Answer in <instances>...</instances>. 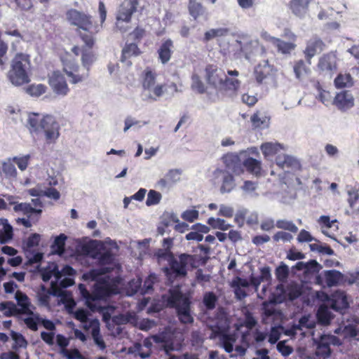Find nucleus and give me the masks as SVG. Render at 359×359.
Instances as JSON below:
<instances>
[{"label":"nucleus","mask_w":359,"mask_h":359,"mask_svg":"<svg viewBox=\"0 0 359 359\" xmlns=\"http://www.w3.org/2000/svg\"><path fill=\"white\" fill-rule=\"evenodd\" d=\"M112 270L111 267L102 266L100 269H90L82 275V279L85 281H95L92 292L88 290L84 284L79 285L81 297L85 299L86 305L93 311L98 309L96 304L97 302L106 300L107 298L120 293V285L123 282V278L120 276L111 277L107 275L99 277L101 275L110 273Z\"/></svg>","instance_id":"f257e3e1"},{"label":"nucleus","mask_w":359,"mask_h":359,"mask_svg":"<svg viewBox=\"0 0 359 359\" xmlns=\"http://www.w3.org/2000/svg\"><path fill=\"white\" fill-rule=\"evenodd\" d=\"M99 14L100 25L93 22L90 15L79 12L75 9H71L67 13V19L71 25L89 32V34H81V37L86 47L90 49L93 48L95 43L93 34H95L100 32L102 24L106 20L107 10L102 1H100L99 3Z\"/></svg>","instance_id":"f03ea898"},{"label":"nucleus","mask_w":359,"mask_h":359,"mask_svg":"<svg viewBox=\"0 0 359 359\" xmlns=\"http://www.w3.org/2000/svg\"><path fill=\"white\" fill-rule=\"evenodd\" d=\"M205 79L208 84L219 93L231 97L236 94L241 85L239 80L228 78L222 69L214 65L206 66Z\"/></svg>","instance_id":"7ed1b4c3"},{"label":"nucleus","mask_w":359,"mask_h":359,"mask_svg":"<svg viewBox=\"0 0 359 359\" xmlns=\"http://www.w3.org/2000/svg\"><path fill=\"white\" fill-rule=\"evenodd\" d=\"M27 126L31 133L42 130L48 142H54L59 137V123L51 115L41 116L37 113L28 115Z\"/></svg>","instance_id":"20e7f679"},{"label":"nucleus","mask_w":359,"mask_h":359,"mask_svg":"<svg viewBox=\"0 0 359 359\" xmlns=\"http://www.w3.org/2000/svg\"><path fill=\"white\" fill-rule=\"evenodd\" d=\"M166 302L170 308L176 309L177 317L183 324L192 323L194 318L191 314V296L189 293H182L180 286L168 290Z\"/></svg>","instance_id":"39448f33"},{"label":"nucleus","mask_w":359,"mask_h":359,"mask_svg":"<svg viewBox=\"0 0 359 359\" xmlns=\"http://www.w3.org/2000/svg\"><path fill=\"white\" fill-rule=\"evenodd\" d=\"M30 60L27 55L18 53L13 58L7 77L12 85L21 86L30 81Z\"/></svg>","instance_id":"423d86ee"},{"label":"nucleus","mask_w":359,"mask_h":359,"mask_svg":"<svg viewBox=\"0 0 359 359\" xmlns=\"http://www.w3.org/2000/svg\"><path fill=\"white\" fill-rule=\"evenodd\" d=\"M95 56L91 50H83L81 62L86 69V71L83 73L79 72V66L74 61L68 60L64 62L63 69L69 78L70 83L76 84L86 80L89 76L90 67L95 61Z\"/></svg>","instance_id":"0eeeda50"},{"label":"nucleus","mask_w":359,"mask_h":359,"mask_svg":"<svg viewBox=\"0 0 359 359\" xmlns=\"http://www.w3.org/2000/svg\"><path fill=\"white\" fill-rule=\"evenodd\" d=\"M138 0H123L119 6L116 16V27L124 33L130 28L129 23L133 14L136 11Z\"/></svg>","instance_id":"6e6552de"},{"label":"nucleus","mask_w":359,"mask_h":359,"mask_svg":"<svg viewBox=\"0 0 359 359\" xmlns=\"http://www.w3.org/2000/svg\"><path fill=\"white\" fill-rule=\"evenodd\" d=\"M189 255L182 254L179 257V259L171 258L168 268L165 269V274L168 276L172 275L175 278L185 277L187 274V266L188 264Z\"/></svg>","instance_id":"1a4fd4ad"},{"label":"nucleus","mask_w":359,"mask_h":359,"mask_svg":"<svg viewBox=\"0 0 359 359\" xmlns=\"http://www.w3.org/2000/svg\"><path fill=\"white\" fill-rule=\"evenodd\" d=\"M326 300L330 308L341 314L345 313L349 307L347 295L344 291L336 290L330 296H326Z\"/></svg>","instance_id":"9d476101"},{"label":"nucleus","mask_w":359,"mask_h":359,"mask_svg":"<svg viewBox=\"0 0 359 359\" xmlns=\"http://www.w3.org/2000/svg\"><path fill=\"white\" fill-rule=\"evenodd\" d=\"M213 179L215 184H221L219 190L222 194L231 192L236 186L233 177L224 170L216 169L213 172Z\"/></svg>","instance_id":"9b49d317"},{"label":"nucleus","mask_w":359,"mask_h":359,"mask_svg":"<svg viewBox=\"0 0 359 359\" xmlns=\"http://www.w3.org/2000/svg\"><path fill=\"white\" fill-rule=\"evenodd\" d=\"M48 83L53 91L57 95L66 96L69 91L64 75L59 71L53 72L49 76Z\"/></svg>","instance_id":"f8f14e48"},{"label":"nucleus","mask_w":359,"mask_h":359,"mask_svg":"<svg viewBox=\"0 0 359 359\" xmlns=\"http://www.w3.org/2000/svg\"><path fill=\"white\" fill-rule=\"evenodd\" d=\"M318 68L325 76L331 77L337 69V58L334 53H330L319 58Z\"/></svg>","instance_id":"ddd939ff"},{"label":"nucleus","mask_w":359,"mask_h":359,"mask_svg":"<svg viewBox=\"0 0 359 359\" xmlns=\"http://www.w3.org/2000/svg\"><path fill=\"white\" fill-rule=\"evenodd\" d=\"M76 250L80 249L83 255L97 259L98 262L101 265H106L112 263L113 257L112 255L107 252L102 253L100 250H104L105 248H76Z\"/></svg>","instance_id":"4468645a"},{"label":"nucleus","mask_w":359,"mask_h":359,"mask_svg":"<svg viewBox=\"0 0 359 359\" xmlns=\"http://www.w3.org/2000/svg\"><path fill=\"white\" fill-rule=\"evenodd\" d=\"M312 0H291L289 8L292 13L299 19L306 18L309 13V8Z\"/></svg>","instance_id":"2eb2a0df"},{"label":"nucleus","mask_w":359,"mask_h":359,"mask_svg":"<svg viewBox=\"0 0 359 359\" xmlns=\"http://www.w3.org/2000/svg\"><path fill=\"white\" fill-rule=\"evenodd\" d=\"M334 103L340 110L346 111L353 107L354 98L348 91H342L336 95Z\"/></svg>","instance_id":"dca6fc26"},{"label":"nucleus","mask_w":359,"mask_h":359,"mask_svg":"<svg viewBox=\"0 0 359 359\" xmlns=\"http://www.w3.org/2000/svg\"><path fill=\"white\" fill-rule=\"evenodd\" d=\"M79 247H118V243L110 238L103 241L93 240L89 237H83L79 240Z\"/></svg>","instance_id":"f3484780"},{"label":"nucleus","mask_w":359,"mask_h":359,"mask_svg":"<svg viewBox=\"0 0 359 359\" xmlns=\"http://www.w3.org/2000/svg\"><path fill=\"white\" fill-rule=\"evenodd\" d=\"M276 165L286 172L290 169H297L299 167V161L294 157L286 154H278L276 158Z\"/></svg>","instance_id":"a211bd4d"},{"label":"nucleus","mask_w":359,"mask_h":359,"mask_svg":"<svg viewBox=\"0 0 359 359\" xmlns=\"http://www.w3.org/2000/svg\"><path fill=\"white\" fill-rule=\"evenodd\" d=\"M323 41L318 38H312L308 41L304 54L309 65L311 64V59L323 50Z\"/></svg>","instance_id":"6ab92c4d"},{"label":"nucleus","mask_w":359,"mask_h":359,"mask_svg":"<svg viewBox=\"0 0 359 359\" xmlns=\"http://www.w3.org/2000/svg\"><path fill=\"white\" fill-rule=\"evenodd\" d=\"M13 236V226L8 223L7 219L0 218V243H9Z\"/></svg>","instance_id":"aec40b11"},{"label":"nucleus","mask_w":359,"mask_h":359,"mask_svg":"<svg viewBox=\"0 0 359 359\" xmlns=\"http://www.w3.org/2000/svg\"><path fill=\"white\" fill-rule=\"evenodd\" d=\"M260 149L266 158L278 154L281 150H285V147L277 142H267L262 144Z\"/></svg>","instance_id":"412c9836"},{"label":"nucleus","mask_w":359,"mask_h":359,"mask_svg":"<svg viewBox=\"0 0 359 359\" xmlns=\"http://www.w3.org/2000/svg\"><path fill=\"white\" fill-rule=\"evenodd\" d=\"M222 161L226 167L236 174H239L241 169L240 158L236 154L230 153L222 157Z\"/></svg>","instance_id":"4be33fe9"},{"label":"nucleus","mask_w":359,"mask_h":359,"mask_svg":"<svg viewBox=\"0 0 359 359\" xmlns=\"http://www.w3.org/2000/svg\"><path fill=\"white\" fill-rule=\"evenodd\" d=\"M15 298L18 302V308L22 314H32V311L29 309L30 301L27 295L20 290H17L15 294Z\"/></svg>","instance_id":"5701e85b"},{"label":"nucleus","mask_w":359,"mask_h":359,"mask_svg":"<svg viewBox=\"0 0 359 359\" xmlns=\"http://www.w3.org/2000/svg\"><path fill=\"white\" fill-rule=\"evenodd\" d=\"M140 54V50L135 43H131L126 44L122 50V55L121 61L126 62L127 65H131V62L128 60L132 57L137 56Z\"/></svg>","instance_id":"b1692460"},{"label":"nucleus","mask_w":359,"mask_h":359,"mask_svg":"<svg viewBox=\"0 0 359 359\" xmlns=\"http://www.w3.org/2000/svg\"><path fill=\"white\" fill-rule=\"evenodd\" d=\"M272 71V67L269 65L268 60H263L255 69V78L257 82L261 83Z\"/></svg>","instance_id":"393cba45"},{"label":"nucleus","mask_w":359,"mask_h":359,"mask_svg":"<svg viewBox=\"0 0 359 359\" xmlns=\"http://www.w3.org/2000/svg\"><path fill=\"white\" fill-rule=\"evenodd\" d=\"M173 43L170 39L166 40L158 49L159 59L163 64L167 63L171 57L172 52Z\"/></svg>","instance_id":"a878e982"},{"label":"nucleus","mask_w":359,"mask_h":359,"mask_svg":"<svg viewBox=\"0 0 359 359\" xmlns=\"http://www.w3.org/2000/svg\"><path fill=\"white\" fill-rule=\"evenodd\" d=\"M316 317L320 324L327 325L333 318V315L327 306L321 305L317 311Z\"/></svg>","instance_id":"bb28decb"},{"label":"nucleus","mask_w":359,"mask_h":359,"mask_svg":"<svg viewBox=\"0 0 359 359\" xmlns=\"http://www.w3.org/2000/svg\"><path fill=\"white\" fill-rule=\"evenodd\" d=\"M267 39L275 44L278 51L283 54H290L296 47L294 43L285 42L273 36H269Z\"/></svg>","instance_id":"cd10ccee"},{"label":"nucleus","mask_w":359,"mask_h":359,"mask_svg":"<svg viewBox=\"0 0 359 359\" xmlns=\"http://www.w3.org/2000/svg\"><path fill=\"white\" fill-rule=\"evenodd\" d=\"M156 74L151 69H147L142 74V86L144 93L150 91L151 88L156 84Z\"/></svg>","instance_id":"c85d7f7f"},{"label":"nucleus","mask_w":359,"mask_h":359,"mask_svg":"<svg viewBox=\"0 0 359 359\" xmlns=\"http://www.w3.org/2000/svg\"><path fill=\"white\" fill-rule=\"evenodd\" d=\"M2 172L5 177L8 179H15L17 177L18 172L12 158H9L2 161Z\"/></svg>","instance_id":"c756f323"},{"label":"nucleus","mask_w":359,"mask_h":359,"mask_svg":"<svg viewBox=\"0 0 359 359\" xmlns=\"http://www.w3.org/2000/svg\"><path fill=\"white\" fill-rule=\"evenodd\" d=\"M243 165L251 174L257 177L261 175L262 167L260 161L249 157L244 161Z\"/></svg>","instance_id":"7c9ffc66"},{"label":"nucleus","mask_w":359,"mask_h":359,"mask_svg":"<svg viewBox=\"0 0 359 359\" xmlns=\"http://www.w3.org/2000/svg\"><path fill=\"white\" fill-rule=\"evenodd\" d=\"M353 85V79L348 73H340L334 79L337 88H349Z\"/></svg>","instance_id":"2f4dec72"},{"label":"nucleus","mask_w":359,"mask_h":359,"mask_svg":"<svg viewBox=\"0 0 359 359\" xmlns=\"http://www.w3.org/2000/svg\"><path fill=\"white\" fill-rule=\"evenodd\" d=\"M252 126L256 128H265L269 126V119L262 113L257 111L250 117Z\"/></svg>","instance_id":"473e14b6"},{"label":"nucleus","mask_w":359,"mask_h":359,"mask_svg":"<svg viewBox=\"0 0 359 359\" xmlns=\"http://www.w3.org/2000/svg\"><path fill=\"white\" fill-rule=\"evenodd\" d=\"M25 257L27 259V264L32 265L34 264H39L41 262L43 257L42 252H36L35 248H22Z\"/></svg>","instance_id":"72a5a7b5"},{"label":"nucleus","mask_w":359,"mask_h":359,"mask_svg":"<svg viewBox=\"0 0 359 359\" xmlns=\"http://www.w3.org/2000/svg\"><path fill=\"white\" fill-rule=\"evenodd\" d=\"M342 273L338 271L330 270L325 272V279L328 286L338 285L342 280Z\"/></svg>","instance_id":"f704fd0d"},{"label":"nucleus","mask_w":359,"mask_h":359,"mask_svg":"<svg viewBox=\"0 0 359 359\" xmlns=\"http://www.w3.org/2000/svg\"><path fill=\"white\" fill-rule=\"evenodd\" d=\"M331 349L327 339L322 337L318 342L316 351V355L323 358H328L330 355Z\"/></svg>","instance_id":"c9c22d12"},{"label":"nucleus","mask_w":359,"mask_h":359,"mask_svg":"<svg viewBox=\"0 0 359 359\" xmlns=\"http://www.w3.org/2000/svg\"><path fill=\"white\" fill-rule=\"evenodd\" d=\"M0 309L4 311V314L6 317L22 314L16 305L11 301L0 303Z\"/></svg>","instance_id":"e433bc0d"},{"label":"nucleus","mask_w":359,"mask_h":359,"mask_svg":"<svg viewBox=\"0 0 359 359\" xmlns=\"http://www.w3.org/2000/svg\"><path fill=\"white\" fill-rule=\"evenodd\" d=\"M165 86L163 85H154L150 91H146L144 95L146 99L151 101H156L160 97L165 93Z\"/></svg>","instance_id":"4c0bfd02"},{"label":"nucleus","mask_w":359,"mask_h":359,"mask_svg":"<svg viewBox=\"0 0 359 359\" xmlns=\"http://www.w3.org/2000/svg\"><path fill=\"white\" fill-rule=\"evenodd\" d=\"M293 69L295 76L298 79H302L310 72L309 66H307L302 60H297L294 62Z\"/></svg>","instance_id":"58836bf2"},{"label":"nucleus","mask_w":359,"mask_h":359,"mask_svg":"<svg viewBox=\"0 0 359 359\" xmlns=\"http://www.w3.org/2000/svg\"><path fill=\"white\" fill-rule=\"evenodd\" d=\"M229 29L225 27L210 29L205 33L204 39L208 41L215 38L225 36L229 34Z\"/></svg>","instance_id":"ea45409f"},{"label":"nucleus","mask_w":359,"mask_h":359,"mask_svg":"<svg viewBox=\"0 0 359 359\" xmlns=\"http://www.w3.org/2000/svg\"><path fill=\"white\" fill-rule=\"evenodd\" d=\"M46 91V86L43 84H32L25 88V92L31 96L39 97Z\"/></svg>","instance_id":"a19ab883"},{"label":"nucleus","mask_w":359,"mask_h":359,"mask_svg":"<svg viewBox=\"0 0 359 359\" xmlns=\"http://www.w3.org/2000/svg\"><path fill=\"white\" fill-rule=\"evenodd\" d=\"M11 336L15 341V344L12 346L13 350H18L19 348H25L27 346V341L20 333L11 330Z\"/></svg>","instance_id":"79ce46f5"},{"label":"nucleus","mask_w":359,"mask_h":359,"mask_svg":"<svg viewBox=\"0 0 359 359\" xmlns=\"http://www.w3.org/2000/svg\"><path fill=\"white\" fill-rule=\"evenodd\" d=\"M142 287V279L137 278L130 280L127 286V294L130 296L134 295L135 294L140 292L141 294Z\"/></svg>","instance_id":"37998d69"},{"label":"nucleus","mask_w":359,"mask_h":359,"mask_svg":"<svg viewBox=\"0 0 359 359\" xmlns=\"http://www.w3.org/2000/svg\"><path fill=\"white\" fill-rule=\"evenodd\" d=\"M158 277L154 273H151L148 276V277L144 280V285L142 287V290L141 292V294H145L147 293H150L153 291V285L157 281Z\"/></svg>","instance_id":"c03bdc74"},{"label":"nucleus","mask_w":359,"mask_h":359,"mask_svg":"<svg viewBox=\"0 0 359 359\" xmlns=\"http://www.w3.org/2000/svg\"><path fill=\"white\" fill-rule=\"evenodd\" d=\"M208 224L213 229H217L222 231H226L231 226L224 219L215 217H210L208 220Z\"/></svg>","instance_id":"a18cd8bd"},{"label":"nucleus","mask_w":359,"mask_h":359,"mask_svg":"<svg viewBox=\"0 0 359 359\" xmlns=\"http://www.w3.org/2000/svg\"><path fill=\"white\" fill-rule=\"evenodd\" d=\"M217 297L212 292H208L204 294L203 302L208 310H212L215 308Z\"/></svg>","instance_id":"49530a36"},{"label":"nucleus","mask_w":359,"mask_h":359,"mask_svg":"<svg viewBox=\"0 0 359 359\" xmlns=\"http://www.w3.org/2000/svg\"><path fill=\"white\" fill-rule=\"evenodd\" d=\"M191 87L193 90L198 93H203L205 90V86L200 76L196 73H194L192 75Z\"/></svg>","instance_id":"de8ad7c7"},{"label":"nucleus","mask_w":359,"mask_h":359,"mask_svg":"<svg viewBox=\"0 0 359 359\" xmlns=\"http://www.w3.org/2000/svg\"><path fill=\"white\" fill-rule=\"evenodd\" d=\"M276 226L278 229L289 231L290 232L296 233L298 231L297 226L290 220L279 219L276 222Z\"/></svg>","instance_id":"09e8293b"},{"label":"nucleus","mask_w":359,"mask_h":359,"mask_svg":"<svg viewBox=\"0 0 359 359\" xmlns=\"http://www.w3.org/2000/svg\"><path fill=\"white\" fill-rule=\"evenodd\" d=\"M12 159L15 165H17L21 171H25L28 167L30 156L27 154L22 156H15Z\"/></svg>","instance_id":"8fccbe9b"},{"label":"nucleus","mask_w":359,"mask_h":359,"mask_svg":"<svg viewBox=\"0 0 359 359\" xmlns=\"http://www.w3.org/2000/svg\"><path fill=\"white\" fill-rule=\"evenodd\" d=\"M161 198L162 196L159 192L155 190H150L147 194L146 205L147 206L157 205L160 203Z\"/></svg>","instance_id":"3c124183"},{"label":"nucleus","mask_w":359,"mask_h":359,"mask_svg":"<svg viewBox=\"0 0 359 359\" xmlns=\"http://www.w3.org/2000/svg\"><path fill=\"white\" fill-rule=\"evenodd\" d=\"M53 276H55L57 279L60 278V273L57 266H55L53 269L46 268L41 272L42 280L45 282L48 281Z\"/></svg>","instance_id":"603ef678"},{"label":"nucleus","mask_w":359,"mask_h":359,"mask_svg":"<svg viewBox=\"0 0 359 359\" xmlns=\"http://www.w3.org/2000/svg\"><path fill=\"white\" fill-rule=\"evenodd\" d=\"M297 240L299 243H309L313 241H317L316 238L305 229H302L299 231Z\"/></svg>","instance_id":"864d4df0"},{"label":"nucleus","mask_w":359,"mask_h":359,"mask_svg":"<svg viewBox=\"0 0 359 359\" xmlns=\"http://www.w3.org/2000/svg\"><path fill=\"white\" fill-rule=\"evenodd\" d=\"M277 350L284 357L290 355L293 352L292 346L286 345V341H280L276 346Z\"/></svg>","instance_id":"5fc2aeb1"},{"label":"nucleus","mask_w":359,"mask_h":359,"mask_svg":"<svg viewBox=\"0 0 359 359\" xmlns=\"http://www.w3.org/2000/svg\"><path fill=\"white\" fill-rule=\"evenodd\" d=\"M273 239L276 242L283 241V243H287L293 239V236L288 232L280 231L273 235Z\"/></svg>","instance_id":"6e6d98bb"},{"label":"nucleus","mask_w":359,"mask_h":359,"mask_svg":"<svg viewBox=\"0 0 359 359\" xmlns=\"http://www.w3.org/2000/svg\"><path fill=\"white\" fill-rule=\"evenodd\" d=\"M41 290L38 293V299L42 305L48 306L49 304L50 295L51 292L49 290H46L44 285H41Z\"/></svg>","instance_id":"4d7b16f0"},{"label":"nucleus","mask_w":359,"mask_h":359,"mask_svg":"<svg viewBox=\"0 0 359 359\" xmlns=\"http://www.w3.org/2000/svg\"><path fill=\"white\" fill-rule=\"evenodd\" d=\"M289 274V269L287 265L282 264L280 265L276 269V276L278 280L283 281L285 280Z\"/></svg>","instance_id":"13d9d810"},{"label":"nucleus","mask_w":359,"mask_h":359,"mask_svg":"<svg viewBox=\"0 0 359 359\" xmlns=\"http://www.w3.org/2000/svg\"><path fill=\"white\" fill-rule=\"evenodd\" d=\"M233 212L234 210L233 207L225 204H221L219 205V210L217 215L219 216L230 218L233 217Z\"/></svg>","instance_id":"bf43d9fd"},{"label":"nucleus","mask_w":359,"mask_h":359,"mask_svg":"<svg viewBox=\"0 0 359 359\" xmlns=\"http://www.w3.org/2000/svg\"><path fill=\"white\" fill-rule=\"evenodd\" d=\"M234 341H235L234 339L231 336H230L229 334L224 335L223 339H222V345H223V348H224L226 352L231 353L233 351V342Z\"/></svg>","instance_id":"052dcab7"},{"label":"nucleus","mask_w":359,"mask_h":359,"mask_svg":"<svg viewBox=\"0 0 359 359\" xmlns=\"http://www.w3.org/2000/svg\"><path fill=\"white\" fill-rule=\"evenodd\" d=\"M182 217L186 221L192 222L198 217V211L195 209L187 210L182 213Z\"/></svg>","instance_id":"680f3d73"},{"label":"nucleus","mask_w":359,"mask_h":359,"mask_svg":"<svg viewBox=\"0 0 359 359\" xmlns=\"http://www.w3.org/2000/svg\"><path fill=\"white\" fill-rule=\"evenodd\" d=\"M43 196H46L49 198L54 200H58L60 197V194L57 189L54 188H46L45 187H43Z\"/></svg>","instance_id":"e2e57ef3"},{"label":"nucleus","mask_w":359,"mask_h":359,"mask_svg":"<svg viewBox=\"0 0 359 359\" xmlns=\"http://www.w3.org/2000/svg\"><path fill=\"white\" fill-rule=\"evenodd\" d=\"M144 345L148 348V350L144 352L142 351V347L140 344H137L135 346L136 351L137 352V354L142 358H146L150 356L151 355V351L150 347L151 346V344L149 341H144Z\"/></svg>","instance_id":"0e129e2a"},{"label":"nucleus","mask_w":359,"mask_h":359,"mask_svg":"<svg viewBox=\"0 0 359 359\" xmlns=\"http://www.w3.org/2000/svg\"><path fill=\"white\" fill-rule=\"evenodd\" d=\"M62 353L67 359H83V355L76 348L72 350L63 349Z\"/></svg>","instance_id":"69168bd1"},{"label":"nucleus","mask_w":359,"mask_h":359,"mask_svg":"<svg viewBox=\"0 0 359 359\" xmlns=\"http://www.w3.org/2000/svg\"><path fill=\"white\" fill-rule=\"evenodd\" d=\"M276 226L275 221L272 218H266L262 221L260 228L265 231L272 230Z\"/></svg>","instance_id":"338daca9"},{"label":"nucleus","mask_w":359,"mask_h":359,"mask_svg":"<svg viewBox=\"0 0 359 359\" xmlns=\"http://www.w3.org/2000/svg\"><path fill=\"white\" fill-rule=\"evenodd\" d=\"M196 281L203 285L204 283H208L210 280V276L208 274H204L203 270L199 269L196 272Z\"/></svg>","instance_id":"774afa93"}]
</instances>
